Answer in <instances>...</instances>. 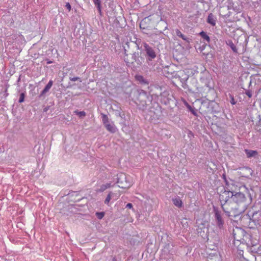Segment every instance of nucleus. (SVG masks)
Instances as JSON below:
<instances>
[{
  "mask_svg": "<svg viewBox=\"0 0 261 261\" xmlns=\"http://www.w3.org/2000/svg\"><path fill=\"white\" fill-rule=\"evenodd\" d=\"M233 196V192L228 191H224L219 196V199L221 203L223 211L229 216L230 213V202L231 199Z\"/></svg>",
  "mask_w": 261,
  "mask_h": 261,
  "instance_id": "obj_2",
  "label": "nucleus"
},
{
  "mask_svg": "<svg viewBox=\"0 0 261 261\" xmlns=\"http://www.w3.org/2000/svg\"><path fill=\"white\" fill-rule=\"evenodd\" d=\"M245 94L249 97L251 98L252 97V92L250 90H246L245 92Z\"/></svg>",
  "mask_w": 261,
  "mask_h": 261,
  "instance_id": "obj_24",
  "label": "nucleus"
},
{
  "mask_svg": "<svg viewBox=\"0 0 261 261\" xmlns=\"http://www.w3.org/2000/svg\"><path fill=\"white\" fill-rule=\"evenodd\" d=\"M74 113L78 115L80 117H84L86 116V113L84 111H79L77 110H75L74 111Z\"/></svg>",
  "mask_w": 261,
  "mask_h": 261,
  "instance_id": "obj_18",
  "label": "nucleus"
},
{
  "mask_svg": "<svg viewBox=\"0 0 261 261\" xmlns=\"http://www.w3.org/2000/svg\"><path fill=\"white\" fill-rule=\"evenodd\" d=\"M94 4L96 6L99 13H101V2L100 0H93Z\"/></svg>",
  "mask_w": 261,
  "mask_h": 261,
  "instance_id": "obj_16",
  "label": "nucleus"
},
{
  "mask_svg": "<svg viewBox=\"0 0 261 261\" xmlns=\"http://www.w3.org/2000/svg\"><path fill=\"white\" fill-rule=\"evenodd\" d=\"M215 218L217 221V224L219 226H221L223 224V221L222 219L221 216L218 211L215 212Z\"/></svg>",
  "mask_w": 261,
  "mask_h": 261,
  "instance_id": "obj_9",
  "label": "nucleus"
},
{
  "mask_svg": "<svg viewBox=\"0 0 261 261\" xmlns=\"http://www.w3.org/2000/svg\"><path fill=\"white\" fill-rule=\"evenodd\" d=\"M216 21L217 18L213 14L210 13L208 14L206 20L208 23L210 24L213 27H214L216 24Z\"/></svg>",
  "mask_w": 261,
  "mask_h": 261,
  "instance_id": "obj_6",
  "label": "nucleus"
},
{
  "mask_svg": "<svg viewBox=\"0 0 261 261\" xmlns=\"http://www.w3.org/2000/svg\"><path fill=\"white\" fill-rule=\"evenodd\" d=\"M121 195V193L119 192L118 193H116L115 194L116 197H117V198H118Z\"/></svg>",
  "mask_w": 261,
  "mask_h": 261,
  "instance_id": "obj_29",
  "label": "nucleus"
},
{
  "mask_svg": "<svg viewBox=\"0 0 261 261\" xmlns=\"http://www.w3.org/2000/svg\"><path fill=\"white\" fill-rule=\"evenodd\" d=\"M118 180H119V179ZM118 182L120 183V184H122V182L119 181V180L118 181Z\"/></svg>",
  "mask_w": 261,
  "mask_h": 261,
  "instance_id": "obj_32",
  "label": "nucleus"
},
{
  "mask_svg": "<svg viewBox=\"0 0 261 261\" xmlns=\"http://www.w3.org/2000/svg\"><path fill=\"white\" fill-rule=\"evenodd\" d=\"M126 207L128 208H132L133 207V205L132 203H128L126 204Z\"/></svg>",
  "mask_w": 261,
  "mask_h": 261,
  "instance_id": "obj_28",
  "label": "nucleus"
},
{
  "mask_svg": "<svg viewBox=\"0 0 261 261\" xmlns=\"http://www.w3.org/2000/svg\"><path fill=\"white\" fill-rule=\"evenodd\" d=\"M53 81L50 80L49 81L48 84L46 85L44 89L42 90L41 95H43L44 94H45L47 92L49 91V90L50 89L51 86H53Z\"/></svg>",
  "mask_w": 261,
  "mask_h": 261,
  "instance_id": "obj_11",
  "label": "nucleus"
},
{
  "mask_svg": "<svg viewBox=\"0 0 261 261\" xmlns=\"http://www.w3.org/2000/svg\"><path fill=\"white\" fill-rule=\"evenodd\" d=\"M112 187V185L111 183H107L106 184L102 185L100 188L96 190L97 192H102L105 191L106 189L110 188Z\"/></svg>",
  "mask_w": 261,
  "mask_h": 261,
  "instance_id": "obj_10",
  "label": "nucleus"
},
{
  "mask_svg": "<svg viewBox=\"0 0 261 261\" xmlns=\"http://www.w3.org/2000/svg\"><path fill=\"white\" fill-rule=\"evenodd\" d=\"M147 56L149 57V60H151L156 57V54L153 49L149 46L146 43L143 44Z\"/></svg>",
  "mask_w": 261,
  "mask_h": 261,
  "instance_id": "obj_5",
  "label": "nucleus"
},
{
  "mask_svg": "<svg viewBox=\"0 0 261 261\" xmlns=\"http://www.w3.org/2000/svg\"><path fill=\"white\" fill-rule=\"evenodd\" d=\"M229 45L230 46L231 49L233 50V51L234 53H238L237 48L232 41L229 42Z\"/></svg>",
  "mask_w": 261,
  "mask_h": 261,
  "instance_id": "obj_20",
  "label": "nucleus"
},
{
  "mask_svg": "<svg viewBox=\"0 0 261 261\" xmlns=\"http://www.w3.org/2000/svg\"><path fill=\"white\" fill-rule=\"evenodd\" d=\"M234 241L240 243L244 242V237L246 234L245 231L242 228L238 227H236L233 229L232 232Z\"/></svg>",
  "mask_w": 261,
  "mask_h": 261,
  "instance_id": "obj_4",
  "label": "nucleus"
},
{
  "mask_svg": "<svg viewBox=\"0 0 261 261\" xmlns=\"http://www.w3.org/2000/svg\"><path fill=\"white\" fill-rule=\"evenodd\" d=\"M104 125L108 131L112 133H114L116 132V128L113 123L109 122Z\"/></svg>",
  "mask_w": 261,
  "mask_h": 261,
  "instance_id": "obj_7",
  "label": "nucleus"
},
{
  "mask_svg": "<svg viewBox=\"0 0 261 261\" xmlns=\"http://www.w3.org/2000/svg\"><path fill=\"white\" fill-rule=\"evenodd\" d=\"M199 35L201 36V37L205 39L207 42H209L210 41V38L209 36L203 31L199 33Z\"/></svg>",
  "mask_w": 261,
  "mask_h": 261,
  "instance_id": "obj_14",
  "label": "nucleus"
},
{
  "mask_svg": "<svg viewBox=\"0 0 261 261\" xmlns=\"http://www.w3.org/2000/svg\"><path fill=\"white\" fill-rule=\"evenodd\" d=\"M245 151L248 158L254 156L257 154V152L255 150L245 149Z\"/></svg>",
  "mask_w": 261,
  "mask_h": 261,
  "instance_id": "obj_12",
  "label": "nucleus"
},
{
  "mask_svg": "<svg viewBox=\"0 0 261 261\" xmlns=\"http://www.w3.org/2000/svg\"><path fill=\"white\" fill-rule=\"evenodd\" d=\"M230 103L232 104V105H235L236 102L234 100V99L233 98V97H231V100H230Z\"/></svg>",
  "mask_w": 261,
  "mask_h": 261,
  "instance_id": "obj_27",
  "label": "nucleus"
},
{
  "mask_svg": "<svg viewBox=\"0 0 261 261\" xmlns=\"http://www.w3.org/2000/svg\"><path fill=\"white\" fill-rule=\"evenodd\" d=\"M195 83L197 84L198 83H197V81H195Z\"/></svg>",
  "mask_w": 261,
  "mask_h": 261,
  "instance_id": "obj_33",
  "label": "nucleus"
},
{
  "mask_svg": "<svg viewBox=\"0 0 261 261\" xmlns=\"http://www.w3.org/2000/svg\"><path fill=\"white\" fill-rule=\"evenodd\" d=\"M65 7L69 10V11H70L71 10V5H70V4L69 3H67L66 4Z\"/></svg>",
  "mask_w": 261,
  "mask_h": 261,
  "instance_id": "obj_25",
  "label": "nucleus"
},
{
  "mask_svg": "<svg viewBox=\"0 0 261 261\" xmlns=\"http://www.w3.org/2000/svg\"><path fill=\"white\" fill-rule=\"evenodd\" d=\"M144 21H142L140 23V28L141 29H145V27H143L144 25Z\"/></svg>",
  "mask_w": 261,
  "mask_h": 261,
  "instance_id": "obj_26",
  "label": "nucleus"
},
{
  "mask_svg": "<svg viewBox=\"0 0 261 261\" xmlns=\"http://www.w3.org/2000/svg\"><path fill=\"white\" fill-rule=\"evenodd\" d=\"M24 97H25L24 93H21V94L20 95L19 99V103H21V102L24 101Z\"/></svg>",
  "mask_w": 261,
  "mask_h": 261,
  "instance_id": "obj_23",
  "label": "nucleus"
},
{
  "mask_svg": "<svg viewBox=\"0 0 261 261\" xmlns=\"http://www.w3.org/2000/svg\"><path fill=\"white\" fill-rule=\"evenodd\" d=\"M119 187H121V188H127V187H126V186H123V185H120V186H119Z\"/></svg>",
  "mask_w": 261,
  "mask_h": 261,
  "instance_id": "obj_31",
  "label": "nucleus"
},
{
  "mask_svg": "<svg viewBox=\"0 0 261 261\" xmlns=\"http://www.w3.org/2000/svg\"><path fill=\"white\" fill-rule=\"evenodd\" d=\"M135 79L141 83H146L145 80L144 79L143 76L141 75H136L135 76Z\"/></svg>",
  "mask_w": 261,
  "mask_h": 261,
  "instance_id": "obj_15",
  "label": "nucleus"
},
{
  "mask_svg": "<svg viewBox=\"0 0 261 261\" xmlns=\"http://www.w3.org/2000/svg\"><path fill=\"white\" fill-rule=\"evenodd\" d=\"M175 33H176V34L177 35V36L180 37L183 40H185L186 39L185 36L182 34V33L178 29H176L175 30Z\"/></svg>",
  "mask_w": 261,
  "mask_h": 261,
  "instance_id": "obj_19",
  "label": "nucleus"
},
{
  "mask_svg": "<svg viewBox=\"0 0 261 261\" xmlns=\"http://www.w3.org/2000/svg\"><path fill=\"white\" fill-rule=\"evenodd\" d=\"M96 215L99 219H101L104 217L105 213L103 212H97L96 213Z\"/></svg>",
  "mask_w": 261,
  "mask_h": 261,
  "instance_id": "obj_22",
  "label": "nucleus"
},
{
  "mask_svg": "<svg viewBox=\"0 0 261 261\" xmlns=\"http://www.w3.org/2000/svg\"><path fill=\"white\" fill-rule=\"evenodd\" d=\"M114 193H113V192H110L109 194L107 195V197H106L105 200V203L108 205L111 198H112V197L114 195Z\"/></svg>",
  "mask_w": 261,
  "mask_h": 261,
  "instance_id": "obj_13",
  "label": "nucleus"
},
{
  "mask_svg": "<svg viewBox=\"0 0 261 261\" xmlns=\"http://www.w3.org/2000/svg\"><path fill=\"white\" fill-rule=\"evenodd\" d=\"M79 78L78 77H73L72 79V81H76Z\"/></svg>",
  "mask_w": 261,
  "mask_h": 261,
  "instance_id": "obj_30",
  "label": "nucleus"
},
{
  "mask_svg": "<svg viewBox=\"0 0 261 261\" xmlns=\"http://www.w3.org/2000/svg\"><path fill=\"white\" fill-rule=\"evenodd\" d=\"M102 120L104 125L110 122L109 119L107 115L103 114H102Z\"/></svg>",
  "mask_w": 261,
  "mask_h": 261,
  "instance_id": "obj_17",
  "label": "nucleus"
},
{
  "mask_svg": "<svg viewBox=\"0 0 261 261\" xmlns=\"http://www.w3.org/2000/svg\"><path fill=\"white\" fill-rule=\"evenodd\" d=\"M261 226V211L254 212L250 218L248 227L250 228H258Z\"/></svg>",
  "mask_w": 261,
  "mask_h": 261,
  "instance_id": "obj_3",
  "label": "nucleus"
},
{
  "mask_svg": "<svg viewBox=\"0 0 261 261\" xmlns=\"http://www.w3.org/2000/svg\"><path fill=\"white\" fill-rule=\"evenodd\" d=\"M245 201L246 197L243 193L238 192L233 194L230 204L231 208L229 217H236L244 212L246 208Z\"/></svg>",
  "mask_w": 261,
  "mask_h": 261,
  "instance_id": "obj_1",
  "label": "nucleus"
},
{
  "mask_svg": "<svg viewBox=\"0 0 261 261\" xmlns=\"http://www.w3.org/2000/svg\"><path fill=\"white\" fill-rule=\"evenodd\" d=\"M202 88L198 86H196L195 88H191V90L193 92L199 93L202 91Z\"/></svg>",
  "mask_w": 261,
  "mask_h": 261,
  "instance_id": "obj_21",
  "label": "nucleus"
},
{
  "mask_svg": "<svg viewBox=\"0 0 261 261\" xmlns=\"http://www.w3.org/2000/svg\"><path fill=\"white\" fill-rule=\"evenodd\" d=\"M172 201H173V204H174V205L176 206V207H178V208L181 207L182 206V205H183L182 201L178 197H176L175 198H173L172 199Z\"/></svg>",
  "mask_w": 261,
  "mask_h": 261,
  "instance_id": "obj_8",
  "label": "nucleus"
}]
</instances>
